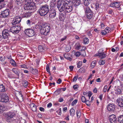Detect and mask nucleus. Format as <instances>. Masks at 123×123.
<instances>
[{
    "instance_id": "nucleus-50",
    "label": "nucleus",
    "mask_w": 123,
    "mask_h": 123,
    "mask_svg": "<svg viewBox=\"0 0 123 123\" xmlns=\"http://www.w3.org/2000/svg\"><path fill=\"white\" fill-rule=\"evenodd\" d=\"M81 47V45H80L79 43H78V44L76 46L75 49L77 50H79L80 48Z\"/></svg>"
},
{
    "instance_id": "nucleus-52",
    "label": "nucleus",
    "mask_w": 123,
    "mask_h": 123,
    "mask_svg": "<svg viewBox=\"0 0 123 123\" xmlns=\"http://www.w3.org/2000/svg\"><path fill=\"white\" fill-rule=\"evenodd\" d=\"M86 105L87 106H89L91 105L90 103H91L88 100H87L86 102H85Z\"/></svg>"
},
{
    "instance_id": "nucleus-7",
    "label": "nucleus",
    "mask_w": 123,
    "mask_h": 123,
    "mask_svg": "<svg viewBox=\"0 0 123 123\" xmlns=\"http://www.w3.org/2000/svg\"><path fill=\"white\" fill-rule=\"evenodd\" d=\"M34 4L31 2H29L25 4L24 6L25 10H31L34 9Z\"/></svg>"
},
{
    "instance_id": "nucleus-57",
    "label": "nucleus",
    "mask_w": 123,
    "mask_h": 123,
    "mask_svg": "<svg viewBox=\"0 0 123 123\" xmlns=\"http://www.w3.org/2000/svg\"><path fill=\"white\" fill-rule=\"evenodd\" d=\"M107 33L106 31H105V30L103 31H101V34L103 35H105Z\"/></svg>"
},
{
    "instance_id": "nucleus-61",
    "label": "nucleus",
    "mask_w": 123,
    "mask_h": 123,
    "mask_svg": "<svg viewBox=\"0 0 123 123\" xmlns=\"http://www.w3.org/2000/svg\"><path fill=\"white\" fill-rule=\"evenodd\" d=\"M62 80L60 79H59L58 80L57 83L59 84H60L62 82Z\"/></svg>"
},
{
    "instance_id": "nucleus-8",
    "label": "nucleus",
    "mask_w": 123,
    "mask_h": 123,
    "mask_svg": "<svg viewBox=\"0 0 123 123\" xmlns=\"http://www.w3.org/2000/svg\"><path fill=\"white\" fill-rule=\"evenodd\" d=\"M25 32L27 36L29 37H32L35 34L34 31L32 29H28L25 31Z\"/></svg>"
},
{
    "instance_id": "nucleus-45",
    "label": "nucleus",
    "mask_w": 123,
    "mask_h": 123,
    "mask_svg": "<svg viewBox=\"0 0 123 123\" xmlns=\"http://www.w3.org/2000/svg\"><path fill=\"white\" fill-rule=\"evenodd\" d=\"M76 115L77 117L79 118L81 115V113L80 111H77L76 112Z\"/></svg>"
},
{
    "instance_id": "nucleus-46",
    "label": "nucleus",
    "mask_w": 123,
    "mask_h": 123,
    "mask_svg": "<svg viewBox=\"0 0 123 123\" xmlns=\"http://www.w3.org/2000/svg\"><path fill=\"white\" fill-rule=\"evenodd\" d=\"M78 102V100L76 99H75L74 100L72 103L71 105L72 106H74V105H75Z\"/></svg>"
},
{
    "instance_id": "nucleus-29",
    "label": "nucleus",
    "mask_w": 123,
    "mask_h": 123,
    "mask_svg": "<svg viewBox=\"0 0 123 123\" xmlns=\"http://www.w3.org/2000/svg\"><path fill=\"white\" fill-rule=\"evenodd\" d=\"M70 115L72 117H73L75 114V111L74 110L73 108L71 109L70 110Z\"/></svg>"
},
{
    "instance_id": "nucleus-4",
    "label": "nucleus",
    "mask_w": 123,
    "mask_h": 123,
    "mask_svg": "<svg viewBox=\"0 0 123 123\" xmlns=\"http://www.w3.org/2000/svg\"><path fill=\"white\" fill-rule=\"evenodd\" d=\"M15 114L13 111H9L5 114V117L6 121L8 122L12 121V119L15 116Z\"/></svg>"
},
{
    "instance_id": "nucleus-54",
    "label": "nucleus",
    "mask_w": 123,
    "mask_h": 123,
    "mask_svg": "<svg viewBox=\"0 0 123 123\" xmlns=\"http://www.w3.org/2000/svg\"><path fill=\"white\" fill-rule=\"evenodd\" d=\"M95 8L96 9H97L99 8V4L98 3H96L95 4Z\"/></svg>"
},
{
    "instance_id": "nucleus-19",
    "label": "nucleus",
    "mask_w": 123,
    "mask_h": 123,
    "mask_svg": "<svg viewBox=\"0 0 123 123\" xmlns=\"http://www.w3.org/2000/svg\"><path fill=\"white\" fill-rule=\"evenodd\" d=\"M16 94H18V99L20 101H22L23 100V98L21 92H17Z\"/></svg>"
},
{
    "instance_id": "nucleus-38",
    "label": "nucleus",
    "mask_w": 123,
    "mask_h": 123,
    "mask_svg": "<svg viewBox=\"0 0 123 123\" xmlns=\"http://www.w3.org/2000/svg\"><path fill=\"white\" fill-rule=\"evenodd\" d=\"M23 86L25 87H27L28 86V82L26 81H24L22 82Z\"/></svg>"
},
{
    "instance_id": "nucleus-13",
    "label": "nucleus",
    "mask_w": 123,
    "mask_h": 123,
    "mask_svg": "<svg viewBox=\"0 0 123 123\" xmlns=\"http://www.w3.org/2000/svg\"><path fill=\"white\" fill-rule=\"evenodd\" d=\"M56 15L55 10L53 8H50L49 12V16L50 17L54 18Z\"/></svg>"
},
{
    "instance_id": "nucleus-59",
    "label": "nucleus",
    "mask_w": 123,
    "mask_h": 123,
    "mask_svg": "<svg viewBox=\"0 0 123 123\" xmlns=\"http://www.w3.org/2000/svg\"><path fill=\"white\" fill-rule=\"evenodd\" d=\"M67 37L66 36H64L61 39V41H64L67 38Z\"/></svg>"
},
{
    "instance_id": "nucleus-22",
    "label": "nucleus",
    "mask_w": 123,
    "mask_h": 123,
    "mask_svg": "<svg viewBox=\"0 0 123 123\" xmlns=\"http://www.w3.org/2000/svg\"><path fill=\"white\" fill-rule=\"evenodd\" d=\"M31 15V12H26V13L23 14L22 17L23 18H28L30 17Z\"/></svg>"
},
{
    "instance_id": "nucleus-27",
    "label": "nucleus",
    "mask_w": 123,
    "mask_h": 123,
    "mask_svg": "<svg viewBox=\"0 0 123 123\" xmlns=\"http://www.w3.org/2000/svg\"><path fill=\"white\" fill-rule=\"evenodd\" d=\"M32 0H16V2H17L22 3L24 2H25V3H27L28 2H31Z\"/></svg>"
},
{
    "instance_id": "nucleus-26",
    "label": "nucleus",
    "mask_w": 123,
    "mask_h": 123,
    "mask_svg": "<svg viewBox=\"0 0 123 123\" xmlns=\"http://www.w3.org/2000/svg\"><path fill=\"white\" fill-rule=\"evenodd\" d=\"M93 15L92 12L86 14L87 18L89 19H90L92 18Z\"/></svg>"
},
{
    "instance_id": "nucleus-10",
    "label": "nucleus",
    "mask_w": 123,
    "mask_h": 123,
    "mask_svg": "<svg viewBox=\"0 0 123 123\" xmlns=\"http://www.w3.org/2000/svg\"><path fill=\"white\" fill-rule=\"evenodd\" d=\"M21 20L20 16H17L14 18L12 21V23L13 25L18 24L21 21Z\"/></svg>"
},
{
    "instance_id": "nucleus-43",
    "label": "nucleus",
    "mask_w": 123,
    "mask_h": 123,
    "mask_svg": "<svg viewBox=\"0 0 123 123\" xmlns=\"http://www.w3.org/2000/svg\"><path fill=\"white\" fill-rule=\"evenodd\" d=\"M82 62L81 61H79L77 64V67L78 68H80L82 66Z\"/></svg>"
},
{
    "instance_id": "nucleus-63",
    "label": "nucleus",
    "mask_w": 123,
    "mask_h": 123,
    "mask_svg": "<svg viewBox=\"0 0 123 123\" xmlns=\"http://www.w3.org/2000/svg\"><path fill=\"white\" fill-rule=\"evenodd\" d=\"M7 58L11 60L12 57L11 55H8L7 56Z\"/></svg>"
},
{
    "instance_id": "nucleus-1",
    "label": "nucleus",
    "mask_w": 123,
    "mask_h": 123,
    "mask_svg": "<svg viewBox=\"0 0 123 123\" xmlns=\"http://www.w3.org/2000/svg\"><path fill=\"white\" fill-rule=\"evenodd\" d=\"M70 0H59L57 4V7L60 12H63L66 5L71 2Z\"/></svg>"
},
{
    "instance_id": "nucleus-25",
    "label": "nucleus",
    "mask_w": 123,
    "mask_h": 123,
    "mask_svg": "<svg viewBox=\"0 0 123 123\" xmlns=\"http://www.w3.org/2000/svg\"><path fill=\"white\" fill-rule=\"evenodd\" d=\"M65 16L62 13L59 16V18L61 21H64L65 19Z\"/></svg>"
},
{
    "instance_id": "nucleus-18",
    "label": "nucleus",
    "mask_w": 123,
    "mask_h": 123,
    "mask_svg": "<svg viewBox=\"0 0 123 123\" xmlns=\"http://www.w3.org/2000/svg\"><path fill=\"white\" fill-rule=\"evenodd\" d=\"M88 6H84L85 12L86 14L92 12L91 10L89 7Z\"/></svg>"
},
{
    "instance_id": "nucleus-31",
    "label": "nucleus",
    "mask_w": 123,
    "mask_h": 123,
    "mask_svg": "<svg viewBox=\"0 0 123 123\" xmlns=\"http://www.w3.org/2000/svg\"><path fill=\"white\" fill-rule=\"evenodd\" d=\"M115 93L117 94H122V91L120 89L118 88L115 90Z\"/></svg>"
},
{
    "instance_id": "nucleus-64",
    "label": "nucleus",
    "mask_w": 123,
    "mask_h": 123,
    "mask_svg": "<svg viewBox=\"0 0 123 123\" xmlns=\"http://www.w3.org/2000/svg\"><path fill=\"white\" fill-rule=\"evenodd\" d=\"M119 78L120 79V80L121 81H123V75H120L119 77Z\"/></svg>"
},
{
    "instance_id": "nucleus-30",
    "label": "nucleus",
    "mask_w": 123,
    "mask_h": 123,
    "mask_svg": "<svg viewBox=\"0 0 123 123\" xmlns=\"http://www.w3.org/2000/svg\"><path fill=\"white\" fill-rule=\"evenodd\" d=\"M104 49L103 48L100 49H99L98 51V53H97L96 54L94 55V56H97V55L101 54L102 53L104 52Z\"/></svg>"
},
{
    "instance_id": "nucleus-16",
    "label": "nucleus",
    "mask_w": 123,
    "mask_h": 123,
    "mask_svg": "<svg viewBox=\"0 0 123 123\" xmlns=\"http://www.w3.org/2000/svg\"><path fill=\"white\" fill-rule=\"evenodd\" d=\"M110 121L111 123H116V118L114 115H111L109 117Z\"/></svg>"
},
{
    "instance_id": "nucleus-23",
    "label": "nucleus",
    "mask_w": 123,
    "mask_h": 123,
    "mask_svg": "<svg viewBox=\"0 0 123 123\" xmlns=\"http://www.w3.org/2000/svg\"><path fill=\"white\" fill-rule=\"evenodd\" d=\"M56 2L55 0H52L51 1V2L50 4V6L51 8H53L55 7Z\"/></svg>"
},
{
    "instance_id": "nucleus-35",
    "label": "nucleus",
    "mask_w": 123,
    "mask_h": 123,
    "mask_svg": "<svg viewBox=\"0 0 123 123\" xmlns=\"http://www.w3.org/2000/svg\"><path fill=\"white\" fill-rule=\"evenodd\" d=\"M5 91V87L2 85H0V92H3Z\"/></svg>"
},
{
    "instance_id": "nucleus-5",
    "label": "nucleus",
    "mask_w": 123,
    "mask_h": 123,
    "mask_svg": "<svg viewBox=\"0 0 123 123\" xmlns=\"http://www.w3.org/2000/svg\"><path fill=\"white\" fill-rule=\"evenodd\" d=\"M18 25H15L11 28L10 29V31L13 33H17L19 31L21 30V28L20 25L18 24Z\"/></svg>"
},
{
    "instance_id": "nucleus-21",
    "label": "nucleus",
    "mask_w": 123,
    "mask_h": 123,
    "mask_svg": "<svg viewBox=\"0 0 123 123\" xmlns=\"http://www.w3.org/2000/svg\"><path fill=\"white\" fill-rule=\"evenodd\" d=\"M12 71L15 74L18 76H19L20 71L19 69L17 68H14L12 69Z\"/></svg>"
},
{
    "instance_id": "nucleus-49",
    "label": "nucleus",
    "mask_w": 123,
    "mask_h": 123,
    "mask_svg": "<svg viewBox=\"0 0 123 123\" xmlns=\"http://www.w3.org/2000/svg\"><path fill=\"white\" fill-rule=\"evenodd\" d=\"M105 30V31H106L107 33L110 31L111 29L109 27H106Z\"/></svg>"
},
{
    "instance_id": "nucleus-3",
    "label": "nucleus",
    "mask_w": 123,
    "mask_h": 123,
    "mask_svg": "<svg viewBox=\"0 0 123 123\" xmlns=\"http://www.w3.org/2000/svg\"><path fill=\"white\" fill-rule=\"evenodd\" d=\"M49 6L45 5L40 7L38 10L41 16H44L49 12Z\"/></svg>"
},
{
    "instance_id": "nucleus-60",
    "label": "nucleus",
    "mask_w": 123,
    "mask_h": 123,
    "mask_svg": "<svg viewBox=\"0 0 123 123\" xmlns=\"http://www.w3.org/2000/svg\"><path fill=\"white\" fill-rule=\"evenodd\" d=\"M92 95V92H88V96L89 97V99H90V97H91V96Z\"/></svg>"
},
{
    "instance_id": "nucleus-51",
    "label": "nucleus",
    "mask_w": 123,
    "mask_h": 123,
    "mask_svg": "<svg viewBox=\"0 0 123 123\" xmlns=\"http://www.w3.org/2000/svg\"><path fill=\"white\" fill-rule=\"evenodd\" d=\"M79 87V86L77 85H74L73 86V88L75 90H77Z\"/></svg>"
},
{
    "instance_id": "nucleus-36",
    "label": "nucleus",
    "mask_w": 123,
    "mask_h": 123,
    "mask_svg": "<svg viewBox=\"0 0 123 123\" xmlns=\"http://www.w3.org/2000/svg\"><path fill=\"white\" fill-rule=\"evenodd\" d=\"M5 110L4 106L3 105H0V113L2 112Z\"/></svg>"
},
{
    "instance_id": "nucleus-40",
    "label": "nucleus",
    "mask_w": 123,
    "mask_h": 123,
    "mask_svg": "<svg viewBox=\"0 0 123 123\" xmlns=\"http://www.w3.org/2000/svg\"><path fill=\"white\" fill-rule=\"evenodd\" d=\"M56 112L58 113V114L61 116L62 114V109L61 108H59L58 110L56 111Z\"/></svg>"
},
{
    "instance_id": "nucleus-20",
    "label": "nucleus",
    "mask_w": 123,
    "mask_h": 123,
    "mask_svg": "<svg viewBox=\"0 0 123 123\" xmlns=\"http://www.w3.org/2000/svg\"><path fill=\"white\" fill-rule=\"evenodd\" d=\"M30 108L32 110L34 111H37V107L33 103H32L29 105Z\"/></svg>"
},
{
    "instance_id": "nucleus-11",
    "label": "nucleus",
    "mask_w": 123,
    "mask_h": 123,
    "mask_svg": "<svg viewBox=\"0 0 123 123\" xmlns=\"http://www.w3.org/2000/svg\"><path fill=\"white\" fill-rule=\"evenodd\" d=\"M70 3H69L67 5H66L65 7L64 10L63 11L65 13H69L71 12L73 10V7L72 6L70 5Z\"/></svg>"
},
{
    "instance_id": "nucleus-42",
    "label": "nucleus",
    "mask_w": 123,
    "mask_h": 123,
    "mask_svg": "<svg viewBox=\"0 0 123 123\" xmlns=\"http://www.w3.org/2000/svg\"><path fill=\"white\" fill-rule=\"evenodd\" d=\"M38 49L39 51L40 52H43L44 50L43 49V47L41 45H39L38 47Z\"/></svg>"
},
{
    "instance_id": "nucleus-56",
    "label": "nucleus",
    "mask_w": 123,
    "mask_h": 123,
    "mask_svg": "<svg viewBox=\"0 0 123 123\" xmlns=\"http://www.w3.org/2000/svg\"><path fill=\"white\" fill-rule=\"evenodd\" d=\"M107 86L106 85L105 86L104 88L103 89V91L104 92H106V91L107 89Z\"/></svg>"
},
{
    "instance_id": "nucleus-48",
    "label": "nucleus",
    "mask_w": 123,
    "mask_h": 123,
    "mask_svg": "<svg viewBox=\"0 0 123 123\" xmlns=\"http://www.w3.org/2000/svg\"><path fill=\"white\" fill-rule=\"evenodd\" d=\"M46 70L47 72L50 73L49 71V65L48 64H47L46 66Z\"/></svg>"
},
{
    "instance_id": "nucleus-37",
    "label": "nucleus",
    "mask_w": 123,
    "mask_h": 123,
    "mask_svg": "<svg viewBox=\"0 0 123 123\" xmlns=\"http://www.w3.org/2000/svg\"><path fill=\"white\" fill-rule=\"evenodd\" d=\"M83 41L84 44H87L89 43V40L88 38L85 37Z\"/></svg>"
},
{
    "instance_id": "nucleus-14",
    "label": "nucleus",
    "mask_w": 123,
    "mask_h": 123,
    "mask_svg": "<svg viewBox=\"0 0 123 123\" xmlns=\"http://www.w3.org/2000/svg\"><path fill=\"white\" fill-rule=\"evenodd\" d=\"M107 110L110 111H113L115 108V105L113 104H109L107 106Z\"/></svg>"
},
{
    "instance_id": "nucleus-2",
    "label": "nucleus",
    "mask_w": 123,
    "mask_h": 123,
    "mask_svg": "<svg viewBox=\"0 0 123 123\" xmlns=\"http://www.w3.org/2000/svg\"><path fill=\"white\" fill-rule=\"evenodd\" d=\"M50 29V25L47 24L42 25L40 32L42 34L47 35L49 33Z\"/></svg>"
},
{
    "instance_id": "nucleus-28",
    "label": "nucleus",
    "mask_w": 123,
    "mask_h": 123,
    "mask_svg": "<svg viewBox=\"0 0 123 123\" xmlns=\"http://www.w3.org/2000/svg\"><path fill=\"white\" fill-rule=\"evenodd\" d=\"M118 121L120 123H123V116L121 115L118 117Z\"/></svg>"
},
{
    "instance_id": "nucleus-34",
    "label": "nucleus",
    "mask_w": 123,
    "mask_h": 123,
    "mask_svg": "<svg viewBox=\"0 0 123 123\" xmlns=\"http://www.w3.org/2000/svg\"><path fill=\"white\" fill-rule=\"evenodd\" d=\"M31 69L32 70V73L33 74H36L38 73V71L36 69H34L32 68H31Z\"/></svg>"
},
{
    "instance_id": "nucleus-17",
    "label": "nucleus",
    "mask_w": 123,
    "mask_h": 123,
    "mask_svg": "<svg viewBox=\"0 0 123 123\" xmlns=\"http://www.w3.org/2000/svg\"><path fill=\"white\" fill-rule=\"evenodd\" d=\"M120 2H114L110 4V6L111 7H115L117 8H118L120 6Z\"/></svg>"
},
{
    "instance_id": "nucleus-39",
    "label": "nucleus",
    "mask_w": 123,
    "mask_h": 123,
    "mask_svg": "<svg viewBox=\"0 0 123 123\" xmlns=\"http://www.w3.org/2000/svg\"><path fill=\"white\" fill-rule=\"evenodd\" d=\"M81 99L82 102L83 103H85L87 100L86 98L83 96L81 97Z\"/></svg>"
},
{
    "instance_id": "nucleus-62",
    "label": "nucleus",
    "mask_w": 123,
    "mask_h": 123,
    "mask_svg": "<svg viewBox=\"0 0 123 123\" xmlns=\"http://www.w3.org/2000/svg\"><path fill=\"white\" fill-rule=\"evenodd\" d=\"M52 106V104L51 103H49L47 105V107L49 108L50 107Z\"/></svg>"
},
{
    "instance_id": "nucleus-9",
    "label": "nucleus",
    "mask_w": 123,
    "mask_h": 123,
    "mask_svg": "<svg viewBox=\"0 0 123 123\" xmlns=\"http://www.w3.org/2000/svg\"><path fill=\"white\" fill-rule=\"evenodd\" d=\"M10 31H9L7 29L3 30L2 32V36L4 39L8 38L10 36Z\"/></svg>"
},
{
    "instance_id": "nucleus-24",
    "label": "nucleus",
    "mask_w": 123,
    "mask_h": 123,
    "mask_svg": "<svg viewBox=\"0 0 123 123\" xmlns=\"http://www.w3.org/2000/svg\"><path fill=\"white\" fill-rule=\"evenodd\" d=\"M101 54L97 55V56H98L99 58L102 59L105 58L106 56V54L104 52Z\"/></svg>"
},
{
    "instance_id": "nucleus-41",
    "label": "nucleus",
    "mask_w": 123,
    "mask_h": 123,
    "mask_svg": "<svg viewBox=\"0 0 123 123\" xmlns=\"http://www.w3.org/2000/svg\"><path fill=\"white\" fill-rule=\"evenodd\" d=\"M96 64V61H92L91 64V67H92V68H94L95 65Z\"/></svg>"
},
{
    "instance_id": "nucleus-53",
    "label": "nucleus",
    "mask_w": 123,
    "mask_h": 123,
    "mask_svg": "<svg viewBox=\"0 0 123 123\" xmlns=\"http://www.w3.org/2000/svg\"><path fill=\"white\" fill-rule=\"evenodd\" d=\"M78 77V75L75 76L74 77L73 79V81L74 82H75L76 81Z\"/></svg>"
},
{
    "instance_id": "nucleus-15",
    "label": "nucleus",
    "mask_w": 123,
    "mask_h": 123,
    "mask_svg": "<svg viewBox=\"0 0 123 123\" xmlns=\"http://www.w3.org/2000/svg\"><path fill=\"white\" fill-rule=\"evenodd\" d=\"M116 101L118 106L121 107H123V99L120 98H118Z\"/></svg>"
},
{
    "instance_id": "nucleus-32",
    "label": "nucleus",
    "mask_w": 123,
    "mask_h": 123,
    "mask_svg": "<svg viewBox=\"0 0 123 123\" xmlns=\"http://www.w3.org/2000/svg\"><path fill=\"white\" fill-rule=\"evenodd\" d=\"M10 63L14 67H16L17 66V65L16 64V62L13 59H12L10 60Z\"/></svg>"
},
{
    "instance_id": "nucleus-33",
    "label": "nucleus",
    "mask_w": 123,
    "mask_h": 123,
    "mask_svg": "<svg viewBox=\"0 0 123 123\" xmlns=\"http://www.w3.org/2000/svg\"><path fill=\"white\" fill-rule=\"evenodd\" d=\"M92 0H85L84 4L85 6H88Z\"/></svg>"
},
{
    "instance_id": "nucleus-58",
    "label": "nucleus",
    "mask_w": 123,
    "mask_h": 123,
    "mask_svg": "<svg viewBox=\"0 0 123 123\" xmlns=\"http://www.w3.org/2000/svg\"><path fill=\"white\" fill-rule=\"evenodd\" d=\"M80 55V53L78 51L76 52L75 54V55L77 57L79 56Z\"/></svg>"
},
{
    "instance_id": "nucleus-44",
    "label": "nucleus",
    "mask_w": 123,
    "mask_h": 123,
    "mask_svg": "<svg viewBox=\"0 0 123 123\" xmlns=\"http://www.w3.org/2000/svg\"><path fill=\"white\" fill-rule=\"evenodd\" d=\"M105 63V61L100 60L99 62V63L100 65H104Z\"/></svg>"
},
{
    "instance_id": "nucleus-6",
    "label": "nucleus",
    "mask_w": 123,
    "mask_h": 123,
    "mask_svg": "<svg viewBox=\"0 0 123 123\" xmlns=\"http://www.w3.org/2000/svg\"><path fill=\"white\" fill-rule=\"evenodd\" d=\"M9 100V98L6 94L5 93L0 94V102H7Z\"/></svg>"
},
{
    "instance_id": "nucleus-12",
    "label": "nucleus",
    "mask_w": 123,
    "mask_h": 123,
    "mask_svg": "<svg viewBox=\"0 0 123 123\" xmlns=\"http://www.w3.org/2000/svg\"><path fill=\"white\" fill-rule=\"evenodd\" d=\"M10 11L8 9H6L3 11L1 13V17L2 18H5L7 17L9 15Z\"/></svg>"
},
{
    "instance_id": "nucleus-47",
    "label": "nucleus",
    "mask_w": 123,
    "mask_h": 123,
    "mask_svg": "<svg viewBox=\"0 0 123 123\" xmlns=\"http://www.w3.org/2000/svg\"><path fill=\"white\" fill-rule=\"evenodd\" d=\"M70 55V54L68 53L65 54L63 55V56L66 59L68 58V57Z\"/></svg>"
},
{
    "instance_id": "nucleus-55",
    "label": "nucleus",
    "mask_w": 123,
    "mask_h": 123,
    "mask_svg": "<svg viewBox=\"0 0 123 123\" xmlns=\"http://www.w3.org/2000/svg\"><path fill=\"white\" fill-rule=\"evenodd\" d=\"M20 67L21 68H27V67L26 66L25 64H23L21 65H20Z\"/></svg>"
}]
</instances>
